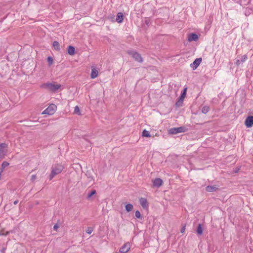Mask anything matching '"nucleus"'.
I'll return each mask as SVG.
<instances>
[{"mask_svg":"<svg viewBox=\"0 0 253 253\" xmlns=\"http://www.w3.org/2000/svg\"><path fill=\"white\" fill-rule=\"evenodd\" d=\"M61 87V85L58 84H56L55 82L52 83H45L42 84L40 87L46 89L48 91L52 92H55Z\"/></svg>","mask_w":253,"mask_h":253,"instance_id":"obj_1","label":"nucleus"},{"mask_svg":"<svg viewBox=\"0 0 253 253\" xmlns=\"http://www.w3.org/2000/svg\"><path fill=\"white\" fill-rule=\"evenodd\" d=\"M64 169L62 165L56 164L51 167V172L49 175V180H51L56 175L59 174Z\"/></svg>","mask_w":253,"mask_h":253,"instance_id":"obj_2","label":"nucleus"},{"mask_svg":"<svg viewBox=\"0 0 253 253\" xmlns=\"http://www.w3.org/2000/svg\"><path fill=\"white\" fill-rule=\"evenodd\" d=\"M56 109L57 106L54 104H51L42 112V114L53 115Z\"/></svg>","mask_w":253,"mask_h":253,"instance_id":"obj_3","label":"nucleus"},{"mask_svg":"<svg viewBox=\"0 0 253 253\" xmlns=\"http://www.w3.org/2000/svg\"><path fill=\"white\" fill-rule=\"evenodd\" d=\"M186 129L184 126L171 128L169 130V133L171 134H176L180 132H184Z\"/></svg>","mask_w":253,"mask_h":253,"instance_id":"obj_4","label":"nucleus"},{"mask_svg":"<svg viewBox=\"0 0 253 253\" xmlns=\"http://www.w3.org/2000/svg\"><path fill=\"white\" fill-rule=\"evenodd\" d=\"M127 53L131 55L136 61L139 62H142L143 60L140 54L138 53L133 51V50H128Z\"/></svg>","mask_w":253,"mask_h":253,"instance_id":"obj_5","label":"nucleus"},{"mask_svg":"<svg viewBox=\"0 0 253 253\" xmlns=\"http://www.w3.org/2000/svg\"><path fill=\"white\" fill-rule=\"evenodd\" d=\"M7 145L2 143L0 144V159L3 158L7 153Z\"/></svg>","mask_w":253,"mask_h":253,"instance_id":"obj_6","label":"nucleus"},{"mask_svg":"<svg viewBox=\"0 0 253 253\" xmlns=\"http://www.w3.org/2000/svg\"><path fill=\"white\" fill-rule=\"evenodd\" d=\"M130 248V245L129 243H125L120 249V252L121 253H127Z\"/></svg>","mask_w":253,"mask_h":253,"instance_id":"obj_7","label":"nucleus"},{"mask_svg":"<svg viewBox=\"0 0 253 253\" xmlns=\"http://www.w3.org/2000/svg\"><path fill=\"white\" fill-rule=\"evenodd\" d=\"M202 62V58H196L194 62L190 64V67L193 69L195 70L197 68L199 65Z\"/></svg>","mask_w":253,"mask_h":253,"instance_id":"obj_8","label":"nucleus"},{"mask_svg":"<svg viewBox=\"0 0 253 253\" xmlns=\"http://www.w3.org/2000/svg\"><path fill=\"white\" fill-rule=\"evenodd\" d=\"M198 39H199V37L196 34L191 33L188 35L187 40L189 42H192V41L196 42L198 40Z\"/></svg>","mask_w":253,"mask_h":253,"instance_id":"obj_9","label":"nucleus"},{"mask_svg":"<svg viewBox=\"0 0 253 253\" xmlns=\"http://www.w3.org/2000/svg\"><path fill=\"white\" fill-rule=\"evenodd\" d=\"M245 125L248 127H252L253 125V116L248 117L245 120Z\"/></svg>","mask_w":253,"mask_h":253,"instance_id":"obj_10","label":"nucleus"},{"mask_svg":"<svg viewBox=\"0 0 253 253\" xmlns=\"http://www.w3.org/2000/svg\"><path fill=\"white\" fill-rule=\"evenodd\" d=\"M163 183L162 179L159 178H155L153 180V184L155 187H159L161 186Z\"/></svg>","mask_w":253,"mask_h":253,"instance_id":"obj_11","label":"nucleus"},{"mask_svg":"<svg viewBox=\"0 0 253 253\" xmlns=\"http://www.w3.org/2000/svg\"><path fill=\"white\" fill-rule=\"evenodd\" d=\"M139 202L143 209H146L148 207V203L147 200L144 198H141L139 199Z\"/></svg>","mask_w":253,"mask_h":253,"instance_id":"obj_12","label":"nucleus"},{"mask_svg":"<svg viewBox=\"0 0 253 253\" xmlns=\"http://www.w3.org/2000/svg\"><path fill=\"white\" fill-rule=\"evenodd\" d=\"M218 189L216 185L208 186L206 188V190L209 192H213L216 191Z\"/></svg>","mask_w":253,"mask_h":253,"instance_id":"obj_13","label":"nucleus"},{"mask_svg":"<svg viewBox=\"0 0 253 253\" xmlns=\"http://www.w3.org/2000/svg\"><path fill=\"white\" fill-rule=\"evenodd\" d=\"M123 20L124 15L123 13L121 12L118 13L116 18V21H117L119 23H121L123 22Z\"/></svg>","mask_w":253,"mask_h":253,"instance_id":"obj_14","label":"nucleus"},{"mask_svg":"<svg viewBox=\"0 0 253 253\" xmlns=\"http://www.w3.org/2000/svg\"><path fill=\"white\" fill-rule=\"evenodd\" d=\"M68 53L70 55H73L75 54V48L73 46L70 45L68 48Z\"/></svg>","mask_w":253,"mask_h":253,"instance_id":"obj_15","label":"nucleus"},{"mask_svg":"<svg viewBox=\"0 0 253 253\" xmlns=\"http://www.w3.org/2000/svg\"><path fill=\"white\" fill-rule=\"evenodd\" d=\"M98 75V71L95 70V69H92L91 71V79H94Z\"/></svg>","mask_w":253,"mask_h":253,"instance_id":"obj_16","label":"nucleus"},{"mask_svg":"<svg viewBox=\"0 0 253 253\" xmlns=\"http://www.w3.org/2000/svg\"><path fill=\"white\" fill-rule=\"evenodd\" d=\"M53 46L54 47V49L57 51H59L60 50V44L59 42L57 41H54L53 42Z\"/></svg>","mask_w":253,"mask_h":253,"instance_id":"obj_17","label":"nucleus"},{"mask_svg":"<svg viewBox=\"0 0 253 253\" xmlns=\"http://www.w3.org/2000/svg\"><path fill=\"white\" fill-rule=\"evenodd\" d=\"M142 136L146 137H150L151 135L149 131L144 129L142 132Z\"/></svg>","mask_w":253,"mask_h":253,"instance_id":"obj_18","label":"nucleus"},{"mask_svg":"<svg viewBox=\"0 0 253 253\" xmlns=\"http://www.w3.org/2000/svg\"><path fill=\"white\" fill-rule=\"evenodd\" d=\"M186 91H187V88L185 87L183 89V92L181 93L180 96L179 98L180 99V100H183V99H184V98L185 97V96H186Z\"/></svg>","mask_w":253,"mask_h":253,"instance_id":"obj_19","label":"nucleus"},{"mask_svg":"<svg viewBox=\"0 0 253 253\" xmlns=\"http://www.w3.org/2000/svg\"><path fill=\"white\" fill-rule=\"evenodd\" d=\"M133 206L130 204H128L126 205V210L127 211L129 212L132 210Z\"/></svg>","mask_w":253,"mask_h":253,"instance_id":"obj_20","label":"nucleus"},{"mask_svg":"<svg viewBox=\"0 0 253 253\" xmlns=\"http://www.w3.org/2000/svg\"><path fill=\"white\" fill-rule=\"evenodd\" d=\"M197 232L198 235H202L203 233V229L202 226L200 224H199L197 227Z\"/></svg>","mask_w":253,"mask_h":253,"instance_id":"obj_21","label":"nucleus"},{"mask_svg":"<svg viewBox=\"0 0 253 253\" xmlns=\"http://www.w3.org/2000/svg\"><path fill=\"white\" fill-rule=\"evenodd\" d=\"M96 194V190H92L90 192H88L87 195V199H90L91 196Z\"/></svg>","mask_w":253,"mask_h":253,"instance_id":"obj_22","label":"nucleus"},{"mask_svg":"<svg viewBox=\"0 0 253 253\" xmlns=\"http://www.w3.org/2000/svg\"><path fill=\"white\" fill-rule=\"evenodd\" d=\"M209 111V107L207 106H204L202 107V112L203 114H206Z\"/></svg>","mask_w":253,"mask_h":253,"instance_id":"obj_23","label":"nucleus"},{"mask_svg":"<svg viewBox=\"0 0 253 253\" xmlns=\"http://www.w3.org/2000/svg\"><path fill=\"white\" fill-rule=\"evenodd\" d=\"M74 113L75 114L80 115V110L78 106H76L74 108Z\"/></svg>","mask_w":253,"mask_h":253,"instance_id":"obj_24","label":"nucleus"},{"mask_svg":"<svg viewBox=\"0 0 253 253\" xmlns=\"http://www.w3.org/2000/svg\"><path fill=\"white\" fill-rule=\"evenodd\" d=\"M9 165V163L6 161L3 162L1 166V170L2 169L3 170V169L7 167Z\"/></svg>","mask_w":253,"mask_h":253,"instance_id":"obj_25","label":"nucleus"},{"mask_svg":"<svg viewBox=\"0 0 253 253\" xmlns=\"http://www.w3.org/2000/svg\"><path fill=\"white\" fill-rule=\"evenodd\" d=\"M183 100H180V99L179 98L175 103L176 106L177 107L181 106L183 103Z\"/></svg>","mask_w":253,"mask_h":253,"instance_id":"obj_26","label":"nucleus"},{"mask_svg":"<svg viewBox=\"0 0 253 253\" xmlns=\"http://www.w3.org/2000/svg\"><path fill=\"white\" fill-rule=\"evenodd\" d=\"M53 59L51 57H47V62L48 63L49 65H51L53 63Z\"/></svg>","mask_w":253,"mask_h":253,"instance_id":"obj_27","label":"nucleus"},{"mask_svg":"<svg viewBox=\"0 0 253 253\" xmlns=\"http://www.w3.org/2000/svg\"><path fill=\"white\" fill-rule=\"evenodd\" d=\"M93 231V228L91 227H89L87 228L86 232L87 234H90Z\"/></svg>","mask_w":253,"mask_h":253,"instance_id":"obj_28","label":"nucleus"},{"mask_svg":"<svg viewBox=\"0 0 253 253\" xmlns=\"http://www.w3.org/2000/svg\"><path fill=\"white\" fill-rule=\"evenodd\" d=\"M135 215L136 217L140 218L141 216V213L139 211H136L135 212Z\"/></svg>","mask_w":253,"mask_h":253,"instance_id":"obj_29","label":"nucleus"},{"mask_svg":"<svg viewBox=\"0 0 253 253\" xmlns=\"http://www.w3.org/2000/svg\"><path fill=\"white\" fill-rule=\"evenodd\" d=\"M247 59V55H244L241 56L240 60H241V62H244Z\"/></svg>","mask_w":253,"mask_h":253,"instance_id":"obj_30","label":"nucleus"},{"mask_svg":"<svg viewBox=\"0 0 253 253\" xmlns=\"http://www.w3.org/2000/svg\"><path fill=\"white\" fill-rule=\"evenodd\" d=\"M6 249V247L5 246H3L2 249L0 250L1 253H5V251Z\"/></svg>","mask_w":253,"mask_h":253,"instance_id":"obj_31","label":"nucleus"},{"mask_svg":"<svg viewBox=\"0 0 253 253\" xmlns=\"http://www.w3.org/2000/svg\"><path fill=\"white\" fill-rule=\"evenodd\" d=\"M36 177L37 176L36 175H32L31 176V180L32 181H34L36 179Z\"/></svg>","mask_w":253,"mask_h":253,"instance_id":"obj_32","label":"nucleus"},{"mask_svg":"<svg viewBox=\"0 0 253 253\" xmlns=\"http://www.w3.org/2000/svg\"><path fill=\"white\" fill-rule=\"evenodd\" d=\"M59 228V226L57 224H56L54 225L53 226V229L55 231H56L57 230V229Z\"/></svg>","mask_w":253,"mask_h":253,"instance_id":"obj_33","label":"nucleus"},{"mask_svg":"<svg viewBox=\"0 0 253 253\" xmlns=\"http://www.w3.org/2000/svg\"><path fill=\"white\" fill-rule=\"evenodd\" d=\"M241 61L239 59H236V64L237 65V66H239V65L240 64Z\"/></svg>","mask_w":253,"mask_h":253,"instance_id":"obj_34","label":"nucleus"},{"mask_svg":"<svg viewBox=\"0 0 253 253\" xmlns=\"http://www.w3.org/2000/svg\"><path fill=\"white\" fill-rule=\"evenodd\" d=\"M185 230V226H183V227L181 229V231H181V233H183V232H184Z\"/></svg>","mask_w":253,"mask_h":253,"instance_id":"obj_35","label":"nucleus"},{"mask_svg":"<svg viewBox=\"0 0 253 253\" xmlns=\"http://www.w3.org/2000/svg\"><path fill=\"white\" fill-rule=\"evenodd\" d=\"M2 172H3V170L1 169L0 172V180L1 179V173H2Z\"/></svg>","mask_w":253,"mask_h":253,"instance_id":"obj_36","label":"nucleus"},{"mask_svg":"<svg viewBox=\"0 0 253 253\" xmlns=\"http://www.w3.org/2000/svg\"><path fill=\"white\" fill-rule=\"evenodd\" d=\"M18 200H16V201H15L14 202V205H16V204H18Z\"/></svg>","mask_w":253,"mask_h":253,"instance_id":"obj_37","label":"nucleus"},{"mask_svg":"<svg viewBox=\"0 0 253 253\" xmlns=\"http://www.w3.org/2000/svg\"><path fill=\"white\" fill-rule=\"evenodd\" d=\"M4 235V233H3V231H0V236Z\"/></svg>","mask_w":253,"mask_h":253,"instance_id":"obj_38","label":"nucleus"},{"mask_svg":"<svg viewBox=\"0 0 253 253\" xmlns=\"http://www.w3.org/2000/svg\"><path fill=\"white\" fill-rule=\"evenodd\" d=\"M146 24H148V22H147V20L146 21Z\"/></svg>","mask_w":253,"mask_h":253,"instance_id":"obj_39","label":"nucleus"}]
</instances>
